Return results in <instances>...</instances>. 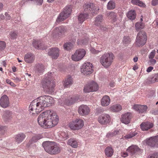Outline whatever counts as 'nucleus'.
<instances>
[{
  "label": "nucleus",
  "mask_w": 158,
  "mask_h": 158,
  "mask_svg": "<svg viewBox=\"0 0 158 158\" xmlns=\"http://www.w3.org/2000/svg\"><path fill=\"white\" fill-rule=\"evenodd\" d=\"M58 121L59 117L56 114L50 110L43 112L38 118L39 125L44 128L54 127L57 124Z\"/></svg>",
  "instance_id": "f257e3e1"
},
{
  "label": "nucleus",
  "mask_w": 158,
  "mask_h": 158,
  "mask_svg": "<svg viewBox=\"0 0 158 158\" xmlns=\"http://www.w3.org/2000/svg\"><path fill=\"white\" fill-rule=\"evenodd\" d=\"M37 100H34L31 103L29 109L31 111L35 110V112L38 114L43 110L44 108L49 107L53 103V99L52 97L48 95L41 96L38 97Z\"/></svg>",
  "instance_id": "f03ea898"
},
{
  "label": "nucleus",
  "mask_w": 158,
  "mask_h": 158,
  "mask_svg": "<svg viewBox=\"0 0 158 158\" xmlns=\"http://www.w3.org/2000/svg\"><path fill=\"white\" fill-rule=\"evenodd\" d=\"M84 11L86 13L80 14L78 16V20L80 23H82L87 19L89 16V14H91L93 15L98 14L99 10L98 6H96L93 3L88 2L84 6Z\"/></svg>",
  "instance_id": "7ed1b4c3"
},
{
  "label": "nucleus",
  "mask_w": 158,
  "mask_h": 158,
  "mask_svg": "<svg viewBox=\"0 0 158 158\" xmlns=\"http://www.w3.org/2000/svg\"><path fill=\"white\" fill-rule=\"evenodd\" d=\"M42 146L45 150L51 155L57 154L60 152L61 150L59 145L54 142H44L42 143Z\"/></svg>",
  "instance_id": "20e7f679"
},
{
  "label": "nucleus",
  "mask_w": 158,
  "mask_h": 158,
  "mask_svg": "<svg viewBox=\"0 0 158 158\" xmlns=\"http://www.w3.org/2000/svg\"><path fill=\"white\" fill-rule=\"evenodd\" d=\"M72 10V7L71 6L65 7L63 11L58 15L56 21L57 23H60L66 19L70 15Z\"/></svg>",
  "instance_id": "39448f33"
},
{
  "label": "nucleus",
  "mask_w": 158,
  "mask_h": 158,
  "mask_svg": "<svg viewBox=\"0 0 158 158\" xmlns=\"http://www.w3.org/2000/svg\"><path fill=\"white\" fill-rule=\"evenodd\" d=\"M44 89L47 91H54L55 86V82L53 80H42L41 82Z\"/></svg>",
  "instance_id": "423d86ee"
},
{
  "label": "nucleus",
  "mask_w": 158,
  "mask_h": 158,
  "mask_svg": "<svg viewBox=\"0 0 158 158\" xmlns=\"http://www.w3.org/2000/svg\"><path fill=\"white\" fill-rule=\"evenodd\" d=\"M83 121L80 118H76L69 124V127L73 130H77L81 129L84 126Z\"/></svg>",
  "instance_id": "0eeeda50"
},
{
  "label": "nucleus",
  "mask_w": 158,
  "mask_h": 158,
  "mask_svg": "<svg viewBox=\"0 0 158 158\" xmlns=\"http://www.w3.org/2000/svg\"><path fill=\"white\" fill-rule=\"evenodd\" d=\"M99 89V86L98 84L94 81L88 83L84 86L83 91L84 93H87L91 92H95L97 91Z\"/></svg>",
  "instance_id": "6e6552de"
},
{
  "label": "nucleus",
  "mask_w": 158,
  "mask_h": 158,
  "mask_svg": "<svg viewBox=\"0 0 158 158\" xmlns=\"http://www.w3.org/2000/svg\"><path fill=\"white\" fill-rule=\"evenodd\" d=\"M147 37L145 32L139 31L138 34L136 41V44L138 46H142L146 43Z\"/></svg>",
  "instance_id": "1a4fd4ad"
},
{
  "label": "nucleus",
  "mask_w": 158,
  "mask_h": 158,
  "mask_svg": "<svg viewBox=\"0 0 158 158\" xmlns=\"http://www.w3.org/2000/svg\"><path fill=\"white\" fill-rule=\"evenodd\" d=\"M86 54V52L83 49H81L76 51L72 56V59L74 61H78L82 59Z\"/></svg>",
  "instance_id": "9d476101"
},
{
  "label": "nucleus",
  "mask_w": 158,
  "mask_h": 158,
  "mask_svg": "<svg viewBox=\"0 0 158 158\" xmlns=\"http://www.w3.org/2000/svg\"><path fill=\"white\" fill-rule=\"evenodd\" d=\"M93 66L89 62L85 63L82 65V69L81 70L82 73L84 75H89L93 71Z\"/></svg>",
  "instance_id": "9b49d317"
},
{
  "label": "nucleus",
  "mask_w": 158,
  "mask_h": 158,
  "mask_svg": "<svg viewBox=\"0 0 158 158\" xmlns=\"http://www.w3.org/2000/svg\"><path fill=\"white\" fill-rule=\"evenodd\" d=\"M90 111L89 108L86 105H82L78 108V112L81 116H86L88 115Z\"/></svg>",
  "instance_id": "f8f14e48"
},
{
  "label": "nucleus",
  "mask_w": 158,
  "mask_h": 158,
  "mask_svg": "<svg viewBox=\"0 0 158 158\" xmlns=\"http://www.w3.org/2000/svg\"><path fill=\"white\" fill-rule=\"evenodd\" d=\"M10 102L8 97L6 95H4L0 98V106L2 107L6 108L8 107Z\"/></svg>",
  "instance_id": "ddd939ff"
},
{
  "label": "nucleus",
  "mask_w": 158,
  "mask_h": 158,
  "mask_svg": "<svg viewBox=\"0 0 158 158\" xmlns=\"http://www.w3.org/2000/svg\"><path fill=\"white\" fill-rule=\"evenodd\" d=\"M131 118L132 114L131 113L127 112L122 115L120 120L122 123L127 124L130 123Z\"/></svg>",
  "instance_id": "4468645a"
},
{
  "label": "nucleus",
  "mask_w": 158,
  "mask_h": 158,
  "mask_svg": "<svg viewBox=\"0 0 158 158\" xmlns=\"http://www.w3.org/2000/svg\"><path fill=\"white\" fill-rule=\"evenodd\" d=\"M109 53H105L100 58V62L105 67L107 68L109 66Z\"/></svg>",
  "instance_id": "2eb2a0df"
},
{
  "label": "nucleus",
  "mask_w": 158,
  "mask_h": 158,
  "mask_svg": "<svg viewBox=\"0 0 158 158\" xmlns=\"http://www.w3.org/2000/svg\"><path fill=\"white\" fill-rule=\"evenodd\" d=\"M2 117L6 122H9L13 118L12 113L9 110H6L3 112Z\"/></svg>",
  "instance_id": "dca6fc26"
},
{
  "label": "nucleus",
  "mask_w": 158,
  "mask_h": 158,
  "mask_svg": "<svg viewBox=\"0 0 158 158\" xmlns=\"http://www.w3.org/2000/svg\"><path fill=\"white\" fill-rule=\"evenodd\" d=\"M48 54L52 58L56 59L59 56V49L57 48H52L50 49Z\"/></svg>",
  "instance_id": "f3484780"
},
{
  "label": "nucleus",
  "mask_w": 158,
  "mask_h": 158,
  "mask_svg": "<svg viewBox=\"0 0 158 158\" xmlns=\"http://www.w3.org/2000/svg\"><path fill=\"white\" fill-rule=\"evenodd\" d=\"M26 137V135L25 133L21 132L15 136V141L18 143H19L24 140Z\"/></svg>",
  "instance_id": "a211bd4d"
},
{
  "label": "nucleus",
  "mask_w": 158,
  "mask_h": 158,
  "mask_svg": "<svg viewBox=\"0 0 158 158\" xmlns=\"http://www.w3.org/2000/svg\"><path fill=\"white\" fill-rule=\"evenodd\" d=\"M140 126L143 131H147L153 127V124L149 122H143L140 124Z\"/></svg>",
  "instance_id": "6ab92c4d"
},
{
  "label": "nucleus",
  "mask_w": 158,
  "mask_h": 158,
  "mask_svg": "<svg viewBox=\"0 0 158 158\" xmlns=\"http://www.w3.org/2000/svg\"><path fill=\"white\" fill-rule=\"evenodd\" d=\"M102 16L101 15H99L96 17L94 22V24L95 25L98 27L99 28L102 29L103 27L102 24Z\"/></svg>",
  "instance_id": "aec40b11"
},
{
  "label": "nucleus",
  "mask_w": 158,
  "mask_h": 158,
  "mask_svg": "<svg viewBox=\"0 0 158 158\" xmlns=\"http://www.w3.org/2000/svg\"><path fill=\"white\" fill-rule=\"evenodd\" d=\"M108 118V114H102L98 118V121L102 124H105L108 123L109 120Z\"/></svg>",
  "instance_id": "412c9836"
},
{
  "label": "nucleus",
  "mask_w": 158,
  "mask_h": 158,
  "mask_svg": "<svg viewBox=\"0 0 158 158\" xmlns=\"http://www.w3.org/2000/svg\"><path fill=\"white\" fill-rule=\"evenodd\" d=\"M140 150L139 148L136 145H132L127 149V150L132 156Z\"/></svg>",
  "instance_id": "4be33fe9"
},
{
  "label": "nucleus",
  "mask_w": 158,
  "mask_h": 158,
  "mask_svg": "<svg viewBox=\"0 0 158 158\" xmlns=\"http://www.w3.org/2000/svg\"><path fill=\"white\" fill-rule=\"evenodd\" d=\"M79 98L77 96H73L70 98L65 100L64 103L68 106H69L78 101Z\"/></svg>",
  "instance_id": "5701e85b"
},
{
  "label": "nucleus",
  "mask_w": 158,
  "mask_h": 158,
  "mask_svg": "<svg viewBox=\"0 0 158 158\" xmlns=\"http://www.w3.org/2000/svg\"><path fill=\"white\" fill-rule=\"evenodd\" d=\"M55 33L59 35H61L66 31V28L64 27L59 26L55 29Z\"/></svg>",
  "instance_id": "b1692460"
},
{
  "label": "nucleus",
  "mask_w": 158,
  "mask_h": 158,
  "mask_svg": "<svg viewBox=\"0 0 158 158\" xmlns=\"http://www.w3.org/2000/svg\"><path fill=\"white\" fill-rule=\"evenodd\" d=\"M34 60V56L31 53L26 54L24 56V60L25 62L28 63H32Z\"/></svg>",
  "instance_id": "393cba45"
},
{
  "label": "nucleus",
  "mask_w": 158,
  "mask_h": 158,
  "mask_svg": "<svg viewBox=\"0 0 158 158\" xmlns=\"http://www.w3.org/2000/svg\"><path fill=\"white\" fill-rule=\"evenodd\" d=\"M35 73L39 75L42 74L44 71V67L43 65L42 64H37L35 68Z\"/></svg>",
  "instance_id": "a878e982"
},
{
  "label": "nucleus",
  "mask_w": 158,
  "mask_h": 158,
  "mask_svg": "<svg viewBox=\"0 0 158 158\" xmlns=\"http://www.w3.org/2000/svg\"><path fill=\"white\" fill-rule=\"evenodd\" d=\"M43 136L41 134H38L33 136L29 141L30 144L37 142L39 140L43 138Z\"/></svg>",
  "instance_id": "bb28decb"
},
{
  "label": "nucleus",
  "mask_w": 158,
  "mask_h": 158,
  "mask_svg": "<svg viewBox=\"0 0 158 158\" xmlns=\"http://www.w3.org/2000/svg\"><path fill=\"white\" fill-rule=\"evenodd\" d=\"M32 44L34 47L37 49L44 50L45 49V48H44L43 47V45L40 40H35L33 42Z\"/></svg>",
  "instance_id": "cd10ccee"
},
{
  "label": "nucleus",
  "mask_w": 158,
  "mask_h": 158,
  "mask_svg": "<svg viewBox=\"0 0 158 158\" xmlns=\"http://www.w3.org/2000/svg\"><path fill=\"white\" fill-rule=\"evenodd\" d=\"M154 140L153 137H151L149 139L144 140L143 143H146V144L150 146L153 147L156 146V143Z\"/></svg>",
  "instance_id": "c85d7f7f"
},
{
  "label": "nucleus",
  "mask_w": 158,
  "mask_h": 158,
  "mask_svg": "<svg viewBox=\"0 0 158 158\" xmlns=\"http://www.w3.org/2000/svg\"><path fill=\"white\" fill-rule=\"evenodd\" d=\"M67 144L74 148H77L78 143L77 141L74 139H70L68 141Z\"/></svg>",
  "instance_id": "c756f323"
},
{
  "label": "nucleus",
  "mask_w": 158,
  "mask_h": 158,
  "mask_svg": "<svg viewBox=\"0 0 158 158\" xmlns=\"http://www.w3.org/2000/svg\"><path fill=\"white\" fill-rule=\"evenodd\" d=\"M127 17L131 20L135 19L136 16L135 11L134 10H132L129 11L127 14Z\"/></svg>",
  "instance_id": "7c9ffc66"
},
{
  "label": "nucleus",
  "mask_w": 158,
  "mask_h": 158,
  "mask_svg": "<svg viewBox=\"0 0 158 158\" xmlns=\"http://www.w3.org/2000/svg\"><path fill=\"white\" fill-rule=\"evenodd\" d=\"M29 1L35 2L37 5H42L43 2V0H22L20 2V4L23 6Z\"/></svg>",
  "instance_id": "2f4dec72"
},
{
  "label": "nucleus",
  "mask_w": 158,
  "mask_h": 158,
  "mask_svg": "<svg viewBox=\"0 0 158 158\" xmlns=\"http://www.w3.org/2000/svg\"><path fill=\"white\" fill-rule=\"evenodd\" d=\"M109 96H104L102 99L101 104L103 106H106L109 105Z\"/></svg>",
  "instance_id": "473e14b6"
},
{
  "label": "nucleus",
  "mask_w": 158,
  "mask_h": 158,
  "mask_svg": "<svg viewBox=\"0 0 158 158\" xmlns=\"http://www.w3.org/2000/svg\"><path fill=\"white\" fill-rule=\"evenodd\" d=\"M131 2L133 4L139 6L144 7L145 6V4L139 0H131Z\"/></svg>",
  "instance_id": "72a5a7b5"
},
{
  "label": "nucleus",
  "mask_w": 158,
  "mask_h": 158,
  "mask_svg": "<svg viewBox=\"0 0 158 158\" xmlns=\"http://www.w3.org/2000/svg\"><path fill=\"white\" fill-rule=\"evenodd\" d=\"M63 47L65 50L69 51L73 48V44L70 42H68L64 44Z\"/></svg>",
  "instance_id": "f704fd0d"
},
{
  "label": "nucleus",
  "mask_w": 158,
  "mask_h": 158,
  "mask_svg": "<svg viewBox=\"0 0 158 158\" xmlns=\"http://www.w3.org/2000/svg\"><path fill=\"white\" fill-rule=\"evenodd\" d=\"M110 110L114 112H117L120 111L122 109V107L120 105H114L110 108Z\"/></svg>",
  "instance_id": "c9c22d12"
},
{
  "label": "nucleus",
  "mask_w": 158,
  "mask_h": 158,
  "mask_svg": "<svg viewBox=\"0 0 158 158\" xmlns=\"http://www.w3.org/2000/svg\"><path fill=\"white\" fill-rule=\"evenodd\" d=\"M89 40V38L88 37L84 38L81 40L78 39L77 43L78 45L86 44L88 43Z\"/></svg>",
  "instance_id": "e433bc0d"
},
{
  "label": "nucleus",
  "mask_w": 158,
  "mask_h": 158,
  "mask_svg": "<svg viewBox=\"0 0 158 158\" xmlns=\"http://www.w3.org/2000/svg\"><path fill=\"white\" fill-rule=\"evenodd\" d=\"M117 14L114 12H111L109 13V18L111 20L112 23L115 22L117 20Z\"/></svg>",
  "instance_id": "4c0bfd02"
},
{
  "label": "nucleus",
  "mask_w": 158,
  "mask_h": 158,
  "mask_svg": "<svg viewBox=\"0 0 158 158\" xmlns=\"http://www.w3.org/2000/svg\"><path fill=\"white\" fill-rule=\"evenodd\" d=\"M63 82V85L64 87L67 88L72 84L73 81V80H65Z\"/></svg>",
  "instance_id": "58836bf2"
},
{
  "label": "nucleus",
  "mask_w": 158,
  "mask_h": 158,
  "mask_svg": "<svg viewBox=\"0 0 158 158\" xmlns=\"http://www.w3.org/2000/svg\"><path fill=\"white\" fill-rule=\"evenodd\" d=\"M18 35L17 31H11L10 32V38L12 39H15L17 38Z\"/></svg>",
  "instance_id": "ea45409f"
},
{
  "label": "nucleus",
  "mask_w": 158,
  "mask_h": 158,
  "mask_svg": "<svg viewBox=\"0 0 158 158\" xmlns=\"http://www.w3.org/2000/svg\"><path fill=\"white\" fill-rule=\"evenodd\" d=\"M131 41V39L128 36H124L123 40V44L126 46L130 44Z\"/></svg>",
  "instance_id": "a19ab883"
},
{
  "label": "nucleus",
  "mask_w": 158,
  "mask_h": 158,
  "mask_svg": "<svg viewBox=\"0 0 158 158\" xmlns=\"http://www.w3.org/2000/svg\"><path fill=\"white\" fill-rule=\"evenodd\" d=\"M139 109L138 112L139 113H143L146 112L148 109V107L146 105H140Z\"/></svg>",
  "instance_id": "79ce46f5"
},
{
  "label": "nucleus",
  "mask_w": 158,
  "mask_h": 158,
  "mask_svg": "<svg viewBox=\"0 0 158 158\" xmlns=\"http://www.w3.org/2000/svg\"><path fill=\"white\" fill-rule=\"evenodd\" d=\"M136 29L137 31L140 29H143L144 27V25L141 22H137L135 25Z\"/></svg>",
  "instance_id": "37998d69"
},
{
  "label": "nucleus",
  "mask_w": 158,
  "mask_h": 158,
  "mask_svg": "<svg viewBox=\"0 0 158 158\" xmlns=\"http://www.w3.org/2000/svg\"><path fill=\"white\" fill-rule=\"evenodd\" d=\"M115 7V3L114 0L109 1V10L113 9Z\"/></svg>",
  "instance_id": "c03bdc74"
},
{
  "label": "nucleus",
  "mask_w": 158,
  "mask_h": 158,
  "mask_svg": "<svg viewBox=\"0 0 158 158\" xmlns=\"http://www.w3.org/2000/svg\"><path fill=\"white\" fill-rule=\"evenodd\" d=\"M6 46V43L4 41H0V51L4 50Z\"/></svg>",
  "instance_id": "a18cd8bd"
},
{
  "label": "nucleus",
  "mask_w": 158,
  "mask_h": 158,
  "mask_svg": "<svg viewBox=\"0 0 158 158\" xmlns=\"http://www.w3.org/2000/svg\"><path fill=\"white\" fill-rule=\"evenodd\" d=\"M60 135L64 139V140L66 139L69 138L68 134L65 132H62Z\"/></svg>",
  "instance_id": "49530a36"
},
{
  "label": "nucleus",
  "mask_w": 158,
  "mask_h": 158,
  "mask_svg": "<svg viewBox=\"0 0 158 158\" xmlns=\"http://www.w3.org/2000/svg\"><path fill=\"white\" fill-rule=\"evenodd\" d=\"M136 134V133H131L125 135L124 137L126 139H130L135 136Z\"/></svg>",
  "instance_id": "de8ad7c7"
},
{
  "label": "nucleus",
  "mask_w": 158,
  "mask_h": 158,
  "mask_svg": "<svg viewBox=\"0 0 158 158\" xmlns=\"http://www.w3.org/2000/svg\"><path fill=\"white\" fill-rule=\"evenodd\" d=\"M114 58V56L112 53H109V65L111 64Z\"/></svg>",
  "instance_id": "09e8293b"
},
{
  "label": "nucleus",
  "mask_w": 158,
  "mask_h": 158,
  "mask_svg": "<svg viewBox=\"0 0 158 158\" xmlns=\"http://www.w3.org/2000/svg\"><path fill=\"white\" fill-rule=\"evenodd\" d=\"M90 51L91 53L94 54H97L99 52H101L102 51V49H101L100 50H96L94 48H91L90 49Z\"/></svg>",
  "instance_id": "8fccbe9b"
},
{
  "label": "nucleus",
  "mask_w": 158,
  "mask_h": 158,
  "mask_svg": "<svg viewBox=\"0 0 158 158\" xmlns=\"http://www.w3.org/2000/svg\"><path fill=\"white\" fill-rule=\"evenodd\" d=\"M156 81L158 82V80H146L145 82L147 84H150L155 83Z\"/></svg>",
  "instance_id": "3c124183"
},
{
  "label": "nucleus",
  "mask_w": 158,
  "mask_h": 158,
  "mask_svg": "<svg viewBox=\"0 0 158 158\" xmlns=\"http://www.w3.org/2000/svg\"><path fill=\"white\" fill-rule=\"evenodd\" d=\"M52 73L48 72L47 74L45 75V77L44 79H51L52 78Z\"/></svg>",
  "instance_id": "603ef678"
},
{
  "label": "nucleus",
  "mask_w": 158,
  "mask_h": 158,
  "mask_svg": "<svg viewBox=\"0 0 158 158\" xmlns=\"http://www.w3.org/2000/svg\"><path fill=\"white\" fill-rule=\"evenodd\" d=\"M156 51L155 50L152 51L150 53L149 55V59H153L155 55Z\"/></svg>",
  "instance_id": "864d4df0"
},
{
  "label": "nucleus",
  "mask_w": 158,
  "mask_h": 158,
  "mask_svg": "<svg viewBox=\"0 0 158 158\" xmlns=\"http://www.w3.org/2000/svg\"><path fill=\"white\" fill-rule=\"evenodd\" d=\"M105 156L104 158H109V147H107L105 150Z\"/></svg>",
  "instance_id": "5fc2aeb1"
},
{
  "label": "nucleus",
  "mask_w": 158,
  "mask_h": 158,
  "mask_svg": "<svg viewBox=\"0 0 158 158\" xmlns=\"http://www.w3.org/2000/svg\"><path fill=\"white\" fill-rule=\"evenodd\" d=\"M147 158H158V153H155L150 155Z\"/></svg>",
  "instance_id": "6e6d98bb"
},
{
  "label": "nucleus",
  "mask_w": 158,
  "mask_h": 158,
  "mask_svg": "<svg viewBox=\"0 0 158 158\" xmlns=\"http://www.w3.org/2000/svg\"><path fill=\"white\" fill-rule=\"evenodd\" d=\"M114 152L113 149L111 147H109V157L111 156Z\"/></svg>",
  "instance_id": "4d7b16f0"
},
{
  "label": "nucleus",
  "mask_w": 158,
  "mask_h": 158,
  "mask_svg": "<svg viewBox=\"0 0 158 158\" xmlns=\"http://www.w3.org/2000/svg\"><path fill=\"white\" fill-rule=\"evenodd\" d=\"M118 132V131H115L113 132H112L110 133V134L109 133V136H110L111 137H113L114 136H115L117 134V133Z\"/></svg>",
  "instance_id": "13d9d810"
},
{
  "label": "nucleus",
  "mask_w": 158,
  "mask_h": 158,
  "mask_svg": "<svg viewBox=\"0 0 158 158\" xmlns=\"http://www.w3.org/2000/svg\"><path fill=\"white\" fill-rule=\"evenodd\" d=\"M153 137L154 140V141H155L156 143V146H157V145H158V135L155 136Z\"/></svg>",
  "instance_id": "bf43d9fd"
},
{
  "label": "nucleus",
  "mask_w": 158,
  "mask_h": 158,
  "mask_svg": "<svg viewBox=\"0 0 158 158\" xmlns=\"http://www.w3.org/2000/svg\"><path fill=\"white\" fill-rule=\"evenodd\" d=\"M140 106V105H134V109L138 112Z\"/></svg>",
  "instance_id": "052dcab7"
},
{
  "label": "nucleus",
  "mask_w": 158,
  "mask_h": 158,
  "mask_svg": "<svg viewBox=\"0 0 158 158\" xmlns=\"http://www.w3.org/2000/svg\"><path fill=\"white\" fill-rule=\"evenodd\" d=\"M153 6H155L158 3V0H152V2Z\"/></svg>",
  "instance_id": "680f3d73"
},
{
  "label": "nucleus",
  "mask_w": 158,
  "mask_h": 158,
  "mask_svg": "<svg viewBox=\"0 0 158 158\" xmlns=\"http://www.w3.org/2000/svg\"><path fill=\"white\" fill-rule=\"evenodd\" d=\"M151 59L150 60V62L151 64L152 65H153L155 64L156 62V60L154 59H153V58Z\"/></svg>",
  "instance_id": "e2e57ef3"
},
{
  "label": "nucleus",
  "mask_w": 158,
  "mask_h": 158,
  "mask_svg": "<svg viewBox=\"0 0 158 158\" xmlns=\"http://www.w3.org/2000/svg\"><path fill=\"white\" fill-rule=\"evenodd\" d=\"M5 15L6 17V19L7 20H10V16L8 14L7 12L5 13Z\"/></svg>",
  "instance_id": "0e129e2a"
},
{
  "label": "nucleus",
  "mask_w": 158,
  "mask_h": 158,
  "mask_svg": "<svg viewBox=\"0 0 158 158\" xmlns=\"http://www.w3.org/2000/svg\"><path fill=\"white\" fill-rule=\"evenodd\" d=\"M121 156L123 157H125L128 156V154L126 152H123L121 153Z\"/></svg>",
  "instance_id": "69168bd1"
},
{
  "label": "nucleus",
  "mask_w": 158,
  "mask_h": 158,
  "mask_svg": "<svg viewBox=\"0 0 158 158\" xmlns=\"http://www.w3.org/2000/svg\"><path fill=\"white\" fill-rule=\"evenodd\" d=\"M153 69V68L152 67L150 66L148 68L147 70V72L149 73Z\"/></svg>",
  "instance_id": "338daca9"
},
{
  "label": "nucleus",
  "mask_w": 158,
  "mask_h": 158,
  "mask_svg": "<svg viewBox=\"0 0 158 158\" xmlns=\"http://www.w3.org/2000/svg\"><path fill=\"white\" fill-rule=\"evenodd\" d=\"M6 127L5 126H0V131H5Z\"/></svg>",
  "instance_id": "774afa93"
}]
</instances>
